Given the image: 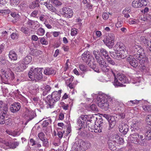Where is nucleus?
Segmentation results:
<instances>
[{
  "mask_svg": "<svg viewBox=\"0 0 151 151\" xmlns=\"http://www.w3.org/2000/svg\"><path fill=\"white\" fill-rule=\"evenodd\" d=\"M45 33V30L43 28L40 27L39 29L38 35L40 36L43 35Z\"/></svg>",
  "mask_w": 151,
  "mask_h": 151,
  "instance_id": "obj_54",
  "label": "nucleus"
},
{
  "mask_svg": "<svg viewBox=\"0 0 151 151\" xmlns=\"http://www.w3.org/2000/svg\"><path fill=\"white\" fill-rule=\"evenodd\" d=\"M101 94L102 95L103 97L107 100L108 101H109L112 103H113L115 101L113 97H112L111 96L107 95L104 93H102Z\"/></svg>",
  "mask_w": 151,
  "mask_h": 151,
  "instance_id": "obj_27",
  "label": "nucleus"
},
{
  "mask_svg": "<svg viewBox=\"0 0 151 151\" xmlns=\"http://www.w3.org/2000/svg\"><path fill=\"white\" fill-rule=\"evenodd\" d=\"M33 23V21L30 20L28 21L27 23V26L33 28V26H32Z\"/></svg>",
  "mask_w": 151,
  "mask_h": 151,
  "instance_id": "obj_63",
  "label": "nucleus"
},
{
  "mask_svg": "<svg viewBox=\"0 0 151 151\" xmlns=\"http://www.w3.org/2000/svg\"><path fill=\"white\" fill-rule=\"evenodd\" d=\"M142 53H138L139 54L140 57L138 58V60L139 61V63L142 64H145L147 63L148 59L145 56V55L144 52H142Z\"/></svg>",
  "mask_w": 151,
  "mask_h": 151,
  "instance_id": "obj_20",
  "label": "nucleus"
},
{
  "mask_svg": "<svg viewBox=\"0 0 151 151\" xmlns=\"http://www.w3.org/2000/svg\"><path fill=\"white\" fill-rule=\"evenodd\" d=\"M146 122L148 127L151 129V115H148L146 119Z\"/></svg>",
  "mask_w": 151,
  "mask_h": 151,
  "instance_id": "obj_34",
  "label": "nucleus"
},
{
  "mask_svg": "<svg viewBox=\"0 0 151 151\" xmlns=\"http://www.w3.org/2000/svg\"><path fill=\"white\" fill-rule=\"evenodd\" d=\"M40 42L43 45H47L48 43L46 41V39L44 37L41 39Z\"/></svg>",
  "mask_w": 151,
  "mask_h": 151,
  "instance_id": "obj_58",
  "label": "nucleus"
},
{
  "mask_svg": "<svg viewBox=\"0 0 151 151\" xmlns=\"http://www.w3.org/2000/svg\"><path fill=\"white\" fill-rule=\"evenodd\" d=\"M38 137L43 142L44 146H46L48 145V142L47 139L45 138V134L43 132H41L38 134Z\"/></svg>",
  "mask_w": 151,
  "mask_h": 151,
  "instance_id": "obj_22",
  "label": "nucleus"
},
{
  "mask_svg": "<svg viewBox=\"0 0 151 151\" xmlns=\"http://www.w3.org/2000/svg\"><path fill=\"white\" fill-rule=\"evenodd\" d=\"M88 116H90L91 117H88L89 119L87 120V122H90V123H93V124L94 122H95V119L96 118L94 116H91L90 115H87Z\"/></svg>",
  "mask_w": 151,
  "mask_h": 151,
  "instance_id": "obj_43",
  "label": "nucleus"
},
{
  "mask_svg": "<svg viewBox=\"0 0 151 151\" xmlns=\"http://www.w3.org/2000/svg\"><path fill=\"white\" fill-rule=\"evenodd\" d=\"M119 139V136L117 135H114L113 137H111L109 139L111 140L112 142H114V143H115V144H116V143L117 144L118 142V141Z\"/></svg>",
  "mask_w": 151,
  "mask_h": 151,
  "instance_id": "obj_38",
  "label": "nucleus"
},
{
  "mask_svg": "<svg viewBox=\"0 0 151 151\" xmlns=\"http://www.w3.org/2000/svg\"><path fill=\"white\" fill-rule=\"evenodd\" d=\"M102 115L103 117L106 119L109 122V129H110L111 128H113L116 122L115 117L114 116H111L108 114H102Z\"/></svg>",
  "mask_w": 151,
  "mask_h": 151,
  "instance_id": "obj_11",
  "label": "nucleus"
},
{
  "mask_svg": "<svg viewBox=\"0 0 151 151\" xmlns=\"http://www.w3.org/2000/svg\"><path fill=\"white\" fill-rule=\"evenodd\" d=\"M127 56V55H126L125 54L123 53L119 52V54H118V55L117 56V57H118V59H116L119 60L121 59L122 58L124 59Z\"/></svg>",
  "mask_w": 151,
  "mask_h": 151,
  "instance_id": "obj_40",
  "label": "nucleus"
},
{
  "mask_svg": "<svg viewBox=\"0 0 151 151\" xmlns=\"http://www.w3.org/2000/svg\"><path fill=\"white\" fill-rule=\"evenodd\" d=\"M143 110L147 112H151V106H143Z\"/></svg>",
  "mask_w": 151,
  "mask_h": 151,
  "instance_id": "obj_44",
  "label": "nucleus"
},
{
  "mask_svg": "<svg viewBox=\"0 0 151 151\" xmlns=\"http://www.w3.org/2000/svg\"><path fill=\"white\" fill-rule=\"evenodd\" d=\"M108 144L109 148L112 151H115L116 150L115 143L112 142L111 140L109 139L108 141Z\"/></svg>",
  "mask_w": 151,
  "mask_h": 151,
  "instance_id": "obj_25",
  "label": "nucleus"
},
{
  "mask_svg": "<svg viewBox=\"0 0 151 151\" xmlns=\"http://www.w3.org/2000/svg\"><path fill=\"white\" fill-rule=\"evenodd\" d=\"M77 29L75 28H73L71 29V35L72 36H73L77 34Z\"/></svg>",
  "mask_w": 151,
  "mask_h": 151,
  "instance_id": "obj_53",
  "label": "nucleus"
},
{
  "mask_svg": "<svg viewBox=\"0 0 151 151\" xmlns=\"http://www.w3.org/2000/svg\"><path fill=\"white\" fill-rule=\"evenodd\" d=\"M11 37L13 40L16 39L17 38L18 35L16 33H13L11 34Z\"/></svg>",
  "mask_w": 151,
  "mask_h": 151,
  "instance_id": "obj_61",
  "label": "nucleus"
},
{
  "mask_svg": "<svg viewBox=\"0 0 151 151\" xmlns=\"http://www.w3.org/2000/svg\"><path fill=\"white\" fill-rule=\"evenodd\" d=\"M36 115L33 111L30 109L26 108L24 117L29 121L31 120Z\"/></svg>",
  "mask_w": 151,
  "mask_h": 151,
  "instance_id": "obj_14",
  "label": "nucleus"
},
{
  "mask_svg": "<svg viewBox=\"0 0 151 151\" xmlns=\"http://www.w3.org/2000/svg\"><path fill=\"white\" fill-rule=\"evenodd\" d=\"M145 135L147 139L149 140L151 139V129L146 131L145 133Z\"/></svg>",
  "mask_w": 151,
  "mask_h": 151,
  "instance_id": "obj_41",
  "label": "nucleus"
},
{
  "mask_svg": "<svg viewBox=\"0 0 151 151\" xmlns=\"http://www.w3.org/2000/svg\"><path fill=\"white\" fill-rule=\"evenodd\" d=\"M61 92V90H59L58 91H54L51 95H48L47 96V102L50 108H53L55 103L60 99Z\"/></svg>",
  "mask_w": 151,
  "mask_h": 151,
  "instance_id": "obj_5",
  "label": "nucleus"
},
{
  "mask_svg": "<svg viewBox=\"0 0 151 151\" xmlns=\"http://www.w3.org/2000/svg\"><path fill=\"white\" fill-rule=\"evenodd\" d=\"M11 15L12 17L14 18L16 20L18 19L19 17V15L18 14H17L15 12H12L11 13Z\"/></svg>",
  "mask_w": 151,
  "mask_h": 151,
  "instance_id": "obj_49",
  "label": "nucleus"
},
{
  "mask_svg": "<svg viewBox=\"0 0 151 151\" xmlns=\"http://www.w3.org/2000/svg\"><path fill=\"white\" fill-rule=\"evenodd\" d=\"M140 7L143 6H145L147 4V1L146 0H140Z\"/></svg>",
  "mask_w": 151,
  "mask_h": 151,
  "instance_id": "obj_52",
  "label": "nucleus"
},
{
  "mask_svg": "<svg viewBox=\"0 0 151 151\" xmlns=\"http://www.w3.org/2000/svg\"><path fill=\"white\" fill-rule=\"evenodd\" d=\"M139 101L134 100L128 101L127 103V105L129 106H132L133 105L137 104L139 103Z\"/></svg>",
  "mask_w": 151,
  "mask_h": 151,
  "instance_id": "obj_37",
  "label": "nucleus"
},
{
  "mask_svg": "<svg viewBox=\"0 0 151 151\" xmlns=\"http://www.w3.org/2000/svg\"><path fill=\"white\" fill-rule=\"evenodd\" d=\"M0 115V124H4L5 123V120L6 117H7V115L6 112L1 113Z\"/></svg>",
  "mask_w": 151,
  "mask_h": 151,
  "instance_id": "obj_29",
  "label": "nucleus"
},
{
  "mask_svg": "<svg viewBox=\"0 0 151 151\" xmlns=\"http://www.w3.org/2000/svg\"><path fill=\"white\" fill-rule=\"evenodd\" d=\"M37 1V0H36V1H33L32 4L30 5L29 7L31 9H34L36 6H37V4L36 2Z\"/></svg>",
  "mask_w": 151,
  "mask_h": 151,
  "instance_id": "obj_56",
  "label": "nucleus"
},
{
  "mask_svg": "<svg viewBox=\"0 0 151 151\" xmlns=\"http://www.w3.org/2000/svg\"><path fill=\"white\" fill-rule=\"evenodd\" d=\"M39 84L40 85L41 84V87H40V91H41V93H42V94L43 95V96H45L46 95L48 92H47V91L46 89H45V85L43 84L42 85H41V83H39Z\"/></svg>",
  "mask_w": 151,
  "mask_h": 151,
  "instance_id": "obj_30",
  "label": "nucleus"
},
{
  "mask_svg": "<svg viewBox=\"0 0 151 151\" xmlns=\"http://www.w3.org/2000/svg\"><path fill=\"white\" fill-rule=\"evenodd\" d=\"M79 68L80 70L82 71L86 72L87 71V67L83 64H80Z\"/></svg>",
  "mask_w": 151,
  "mask_h": 151,
  "instance_id": "obj_42",
  "label": "nucleus"
},
{
  "mask_svg": "<svg viewBox=\"0 0 151 151\" xmlns=\"http://www.w3.org/2000/svg\"><path fill=\"white\" fill-rule=\"evenodd\" d=\"M111 72L114 78V85L115 86L125 87L126 86L122 83H126L128 82V80L126 77L123 74H119L117 75V78L116 77V74L111 70Z\"/></svg>",
  "mask_w": 151,
  "mask_h": 151,
  "instance_id": "obj_6",
  "label": "nucleus"
},
{
  "mask_svg": "<svg viewBox=\"0 0 151 151\" xmlns=\"http://www.w3.org/2000/svg\"><path fill=\"white\" fill-rule=\"evenodd\" d=\"M46 4V7L50 11L55 13L56 12L57 10L56 9L52 4Z\"/></svg>",
  "mask_w": 151,
  "mask_h": 151,
  "instance_id": "obj_31",
  "label": "nucleus"
},
{
  "mask_svg": "<svg viewBox=\"0 0 151 151\" xmlns=\"http://www.w3.org/2000/svg\"><path fill=\"white\" fill-rule=\"evenodd\" d=\"M21 106L19 103H15L12 104L10 108V110L12 113H14L18 111L20 109Z\"/></svg>",
  "mask_w": 151,
  "mask_h": 151,
  "instance_id": "obj_19",
  "label": "nucleus"
},
{
  "mask_svg": "<svg viewBox=\"0 0 151 151\" xmlns=\"http://www.w3.org/2000/svg\"><path fill=\"white\" fill-rule=\"evenodd\" d=\"M119 131L123 134H125L128 131L129 126L127 124L122 123L119 127Z\"/></svg>",
  "mask_w": 151,
  "mask_h": 151,
  "instance_id": "obj_18",
  "label": "nucleus"
},
{
  "mask_svg": "<svg viewBox=\"0 0 151 151\" xmlns=\"http://www.w3.org/2000/svg\"><path fill=\"white\" fill-rule=\"evenodd\" d=\"M38 68H31L29 71L28 75L29 78L32 81L36 82L38 80Z\"/></svg>",
  "mask_w": 151,
  "mask_h": 151,
  "instance_id": "obj_12",
  "label": "nucleus"
},
{
  "mask_svg": "<svg viewBox=\"0 0 151 151\" xmlns=\"http://www.w3.org/2000/svg\"><path fill=\"white\" fill-rule=\"evenodd\" d=\"M129 139L130 141L134 144H139L142 146H146L147 140L142 135L138 133H133L130 135Z\"/></svg>",
  "mask_w": 151,
  "mask_h": 151,
  "instance_id": "obj_4",
  "label": "nucleus"
},
{
  "mask_svg": "<svg viewBox=\"0 0 151 151\" xmlns=\"http://www.w3.org/2000/svg\"><path fill=\"white\" fill-rule=\"evenodd\" d=\"M115 36L113 33H110L106 37L103 41L106 45L109 48H111L114 45Z\"/></svg>",
  "mask_w": 151,
  "mask_h": 151,
  "instance_id": "obj_10",
  "label": "nucleus"
},
{
  "mask_svg": "<svg viewBox=\"0 0 151 151\" xmlns=\"http://www.w3.org/2000/svg\"><path fill=\"white\" fill-rule=\"evenodd\" d=\"M9 57L11 60H16L17 58V55L15 52L13 50L9 51Z\"/></svg>",
  "mask_w": 151,
  "mask_h": 151,
  "instance_id": "obj_23",
  "label": "nucleus"
},
{
  "mask_svg": "<svg viewBox=\"0 0 151 151\" xmlns=\"http://www.w3.org/2000/svg\"><path fill=\"white\" fill-rule=\"evenodd\" d=\"M118 47H119V51L120 52L125 54L126 55H127V51L126 50L125 46L123 43L121 42L117 43L115 45V47L117 49Z\"/></svg>",
  "mask_w": 151,
  "mask_h": 151,
  "instance_id": "obj_16",
  "label": "nucleus"
},
{
  "mask_svg": "<svg viewBox=\"0 0 151 151\" xmlns=\"http://www.w3.org/2000/svg\"><path fill=\"white\" fill-rule=\"evenodd\" d=\"M1 77L6 82L11 81L14 78V73L10 69L2 71Z\"/></svg>",
  "mask_w": 151,
  "mask_h": 151,
  "instance_id": "obj_8",
  "label": "nucleus"
},
{
  "mask_svg": "<svg viewBox=\"0 0 151 151\" xmlns=\"http://www.w3.org/2000/svg\"><path fill=\"white\" fill-rule=\"evenodd\" d=\"M107 60L108 63L112 65H114L115 64V63L111 58H110L109 56L106 58Z\"/></svg>",
  "mask_w": 151,
  "mask_h": 151,
  "instance_id": "obj_46",
  "label": "nucleus"
},
{
  "mask_svg": "<svg viewBox=\"0 0 151 151\" xmlns=\"http://www.w3.org/2000/svg\"><path fill=\"white\" fill-rule=\"evenodd\" d=\"M44 73L46 75H52L55 74V71L52 68H48L44 70Z\"/></svg>",
  "mask_w": 151,
  "mask_h": 151,
  "instance_id": "obj_28",
  "label": "nucleus"
},
{
  "mask_svg": "<svg viewBox=\"0 0 151 151\" xmlns=\"http://www.w3.org/2000/svg\"><path fill=\"white\" fill-rule=\"evenodd\" d=\"M52 122V120L51 119H47L43 121L42 123V127H47L49 124H51Z\"/></svg>",
  "mask_w": 151,
  "mask_h": 151,
  "instance_id": "obj_35",
  "label": "nucleus"
},
{
  "mask_svg": "<svg viewBox=\"0 0 151 151\" xmlns=\"http://www.w3.org/2000/svg\"><path fill=\"white\" fill-rule=\"evenodd\" d=\"M43 69V68H38V71L39 70L38 73V80H40L42 78V70Z\"/></svg>",
  "mask_w": 151,
  "mask_h": 151,
  "instance_id": "obj_50",
  "label": "nucleus"
},
{
  "mask_svg": "<svg viewBox=\"0 0 151 151\" xmlns=\"http://www.w3.org/2000/svg\"><path fill=\"white\" fill-rule=\"evenodd\" d=\"M93 53L101 70L104 72H107L109 71V67L107 65V64L104 59L99 55L98 51L94 50L93 52Z\"/></svg>",
  "mask_w": 151,
  "mask_h": 151,
  "instance_id": "obj_3",
  "label": "nucleus"
},
{
  "mask_svg": "<svg viewBox=\"0 0 151 151\" xmlns=\"http://www.w3.org/2000/svg\"><path fill=\"white\" fill-rule=\"evenodd\" d=\"M72 151H85V149L81 146L78 142H76L73 145L72 148Z\"/></svg>",
  "mask_w": 151,
  "mask_h": 151,
  "instance_id": "obj_17",
  "label": "nucleus"
},
{
  "mask_svg": "<svg viewBox=\"0 0 151 151\" xmlns=\"http://www.w3.org/2000/svg\"><path fill=\"white\" fill-rule=\"evenodd\" d=\"M102 129V128H99V127L98 126L96 129L95 128L94 129V132H95L97 133V132H101V129Z\"/></svg>",
  "mask_w": 151,
  "mask_h": 151,
  "instance_id": "obj_62",
  "label": "nucleus"
},
{
  "mask_svg": "<svg viewBox=\"0 0 151 151\" xmlns=\"http://www.w3.org/2000/svg\"><path fill=\"white\" fill-rule=\"evenodd\" d=\"M20 30L25 34H28L29 33L28 28L24 27H21Z\"/></svg>",
  "mask_w": 151,
  "mask_h": 151,
  "instance_id": "obj_45",
  "label": "nucleus"
},
{
  "mask_svg": "<svg viewBox=\"0 0 151 151\" xmlns=\"http://www.w3.org/2000/svg\"><path fill=\"white\" fill-rule=\"evenodd\" d=\"M61 14L65 18H71L73 14V12L71 9L68 7H64L62 9Z\"/></svg>",
  "mask_w": 151,
  "mask_h": 151,
  "instance_id": "obj_13",
  "label": "nucleus"
},
{
  "mask_svg": "<svg viewBox=\"0 0 151 151\" xmlns=\"http://www.w3.org/2000/svg\"><path fill=\"white\" fill-rule=\"evenodd\" d=\"M118 54H119V50H115L114 51L110 53V55L113 58L116 59H118L117 57Z\"/></svg>",
  "mask_w": 151,
  "mask_h": 151,
  "instance_id": "obj_36",
  "label": "nucleus"
},
{
  "mask_svg": "<svg viewBox=\"0 0 151 151\" xmlns=\"http://www.w3.org/2000/svg\"><path fill=\"white\" fill-rule=\"evenodd\" d=\"M81 58L82 60L85 62L95 71L97 73L100 72L99 69L96 67V64L93 57L89 54V52L88 51H85L82 54Z\"/></svg>",
  "mask_w": 151,
  "mask_h": 151,
  "instance_id": "obj_2",
  "label": "nucleus"
},
{
  "mask_svg": "<svg viewBox=\"0 0 151 151\" xmlns=\"http://www.w3.org/2000/svg\"><path fill=\"white\" fill-rule=\"evenodd\" d=\"M100 52L106 59L109 56L108 52L104 48L100 49Z\"/></svg>",
  "mask_w": 151,
  "mask_h": 151,
  "instance_id": "obj_33",
  "label": "nucleus"
},
{
  "mask_svg": "<svg viewBox=\"0 0 151 151\" xmlns=\"http://www.w3.org/2000/svg\"><path fill=\"white\" fill-rule=\"evenodd\" d=\"M38 53H39V55L38 54V57L39 56V58L38 57V59H39L40 61L42 62L43 61V58L44 55L42 54V52L41 51L38 50Z\"/></svg>",
  "mask_w": 151,
  "mask_h": 151,
  "instance_id": "obj_48",
  "label": "nucleus"
},
{
  "mask_svg": "<svg viewBox=\"0 0 151 151\" xmlns=\"http://www.w3.org/2000/svg\"><path fill=\"white\" fill-rule=\"evenodd\" d=\"M97 122L99 124V128H102L103 127L104 124L102 119H99V120Z\"/></svg>",
  "mask_w": 151,
  "mask_h": 151,
  "instance_id": "obj_51",
  "label": "nucleus"
},
{
  "mask_svg": "<svg viewBox=\"0 0 151 151\" xmlns=\"http://www.w3.org/2000/svg\"><path fill=\"white\" fill-rule=\"evenodd\" d=\"M140 0H134L132 2V6L135 8L140 7Z\"/></svg>",
  "mask_w": 151,
  "mask_h": 151,
  "instance_id": "obj_32",
  "label": "nucleus"
},
{
  "mask_svg": "<svg viewBox=\"0 0 151 151\" xmlns=\"http://www.w3.org/2000/svg\"><path fill=\"white\" fill-rule=\"evenodd\" d=\"M14 67V70L17 72H20L24 71L27 67L23 63V62L20 61L16 63Z\"/></svg>",
  "mask_w": 151,
  "mask_h": 151,
  "instance_id": "obj_15",
  "label": "nucleus"
},
{
  "mask_svg": "<svg viewBox=\"0 0 151 151\" xmlns=\"http://www.w3.org/2000/svg\"><path fill=\"white\" fill-rule=\"evenodd\" d=\"M32 60V58L31 56H27L23 59L22 61L25 65L30 63Z\"/></svg>",
  "mask_w": 151,
  "mask_h": 151,
  "instance_id": "obj_26",
  "label": "nucleus"
},
{
  "mask_svg": "<svg viewBox=\"0 0 151 151\" xmlns=\"http://www.w3.org/2000/svg\"><path fill=\"white\" fill-rule=\"evenodd\" d=\"M123 22L122 21H118L116 24V26L117 28L120 27L123 25Z\"/></svg>",
  "mask_w": 151,
  "mask_h": 151,
  "instance_id": "obj_57",
  "label": "nucleus"
},
{
  "mask_svg": "<svg viewBox=\"0 0 151 151\" xmlns=\"http://www.w3.org/2000/svg\"><path fill=\"white\" fill-rule=\"evenodd\" d=\"M140 40L142 42L144 43L145 44H147L148 42V41L143 36H141L140 37Z\"/></svg>",
  "mask_w": 151,
  "mask_h": 151,
  "instance_id": "obj_55",
  "label": "nucleus"
},
{
  "mask_svg": "<svg viewBox=\"0 0 151 151\" xmlns=\"http://www.w3.org/2000/svg\"><path fill=\"white\" fill-rule=\"evenodd\" d=\"M87 149L91 147V143L88 142L86 141L84 143Z\"/></svg>",
  "mask_w": 151,
  "mask_h": 151,
  "instance_id": "obj_59",
  "label": "nucleus"
},
{
  "mask_svg": "<svg viewBox=\"0 0 151 151\" xmlns=\"http://www.w3.org/2000/svg\"><path fill=\"white\" fill-rule=\"evenodd\" d=\"M89 109L93 111H97L98 109L95 104H92L89 107Z\"/></svg>",
  "mask_w": 151,
  "mask_h": 151,
  "instance_id": "obj_47",
  "label": "nucleus"
},
{
  "mask_svg": "<svg viewBox=\"0 0 151 151\" xmlns=\"http://www.w3.org/2000/svg\"><path fill=\"white\" fill-rule=\"evenodd\" d=\"M90 116H88L87 115H83L81 116L78 119L77 122L79 126L81 127H82L85 128V126L87 127V125L88 126V127L91 128L90 125H89V123H87V120L89 119V117Z\"/></svg>",
  "mask_w": 151,
  "mask_h": 151,
  "instance_id": "obj_9",
  "label": "nucleus"
},
{
  "mask_svg": "<svg viewBox=\"0 0 151 151\" xmlns=\"http://www.w3.org/2000/svg\"><path fill=\"white\" fill-rule=\"evenodd\" d=\"M97 100L98 105L99 107L106 110L108 109L109 107L108 101L104 98L100 93L97 96Z\"/></svg>",
  "mask_w": 151,
  "mask_h": 151,
  "instance_id": "obj_7",
  "label": "nucleus"
},
{
  "mask_svg": "<svg viewBox=\"0 0 151 151\" xmlns=\"http://www.w3.org/2000/svg\"><path fill=\"white\" fill-rule=\"evenodd\" d=\"M141 124L138 121L133 122V124L131 126L132 131L133 130L135 132L140 130Z\"/></svg>",
  "mask_w": 151,
  "mask_h": 151,
  "instance_id": "obj_21",
  "label": "nucleus"
},
{
  "mask_svg": "<svg viewBox=\"0 0 151 151\" xmlns=\"http://www.w3.org/2000/svg\"><path fill=\"white\" fill-rule=\"evenodd\" d=\"M143 49L138 45L133 46L130 52V55L127 58V61L134 68H136L139 65L137 60L140 57L139 53H142Z\"/></svg>",
  "mask_w": 151,
  "mask_h": 151,
  "instance_id": "obj_1",
  "label": "nucleus"
},
{
  "mask_svg": "<svg viewBox=\"0 0 151 151\" xmlns=\"http://www.w3.org/2000/svg\"><path fill=\"white\" fill-rule=\"evenodd\" d=\"M6 146L9 147V148L12 149H14L16 148L19 144L18 142H13L10 143L6 142L5 143Z\"/></svg>",
  "mask_w": 151,
  "mask_h": 151,
  "instance_id": "obj_24",
  "label": "nucleus"
},
{
  "mask_svg": "<svg viewBox=\"0 0 151 151\" xmlns=\"http://www.w3.org/2000/svg\"><path fill=\"white\" fill-rule=\"evenodd\" d=\"M50 2L55 6H58L62 5V3L58 0H50Z\"/></svg>",
  "mask_w": 151,
  "mask_h": 151,
  "instance_id": "obj_39",
  "label": "nucleus"
},
{
  "mask_svg": "<svg viewBox=\"0 0 151 151\" xmlns=\"http://www.w3.org/2000/svg\"><path fill=\"white\" fill-rule=\"evenodd\" d=\"M8 62V61L6 60L4 58H2L0 60V61L1 63L3 65H4L5 64Z\"/></svg>",
  "mask_w": 151,
  "mask_h": 151,
  "instance_id": "obj_64",
  "label": "nucleus"
},
{
  "mask_svg": "<svg viewBox=\"0 0 151 151\" xmlns=\"http://www.w3.org/2000/svg\"><path fill=\"white\" fill-rule=\"evenodd\" d=\"M102 17L104 20L107 19L109 18V15L106 13H104L102 15Z\"/></svg>",
  "mask_w": 151,
  "mask_h": 151,
  "instance_id": "obj_60",
  "label": "nucleus"
}]
</instances>
